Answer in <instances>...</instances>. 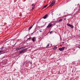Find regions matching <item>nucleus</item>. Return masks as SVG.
<instances>
[{
    "label": "nucleus",
    "mask_w": 80,
    "mask_h": 80,
    "mask_svg": "<svg viewBox=\"0 0 80 80\" xmlns=\"http://www.w3.org/2000/svg\"><path fill=\"white\" fill-rule=\"evenodd\" d=\"M57 49V47H55L53 48V50H56V49Z\"/></svg>",
    "instance_id": "nucleus-12"
},
{
    "label": "nucleus",
    "mask_w": 80,
    "mask_h": 80,
    "mask_svg": "<svg viewBox=\"0 0 80 80\" xmlns=\"http://www.w3.org/2000/svg\"><path fill=\"white\" fill-rule=\"evenodd\" d=\"M34 7H33V8H32V10H33L34 9Z\"/></svg>",
    "instance_id": "nucleus-24"
},
{
    "label": "nucleus",
    "mask_w": 80,
    "mask_h": 80,
    "mask_svg": "<svg viewBox=\"0 0 80 80\" xmlns=\"http://www.w3.org/2000/svg\"><path fill=\"white\" fill-rule=\"evenodd\" d=\"M32 39V37H29L27 40H29V41H30V40Z\"/></svg>",
    "instance_id": "nucleus-13"
},
{
    "label": "nucleus",
    "mask_w": 80,
    "mask_h": 80,
    "mask_svg": "<svg viewBox=\"0 0 80 80\" xmlns=\"http://www.w3.org/2000/svg\"><path fill=\"white\" fill-rule=\"evenodd\" d=\"M3 48H4V47H2L0 48V49H1V50H3Z\"/></svg>",
    "instance_id": "nucleus-18"
},
{
    "label": "nucleus",
    "mask_w": 80,
    "mask_h": 80,
    "mask_svg": "<svg viewBox=\"0 0 80 80\" xmlns=\"http://www.w3.org/2000/svg\"><path fill=\"white\" fill-rule=\"evenodd\" d=\"M32 26H30L28 29V30L29 32H30V30L32 28Z\"/></svg>",
    "instance_id": "nucleus-7"
},
{
    "label": "nucleus",
    "mask_w": 80,
    "mask_h": 80,
    "mask_svg": "<svg viewBox=\"0 0 80 80\" xmlns=\"http://www.w3.org/2000/svg\"><path fill=\"white\" fill-rule=\"evenodd\" d=\"M21 49H23V48H25V47H20Z\"/></svg>",
    "instance_id": "nucleus-19"
},
{
    "label": "nucleus",
    "mask_w": 80,
    "mask_h": 80,
    "mask_svg": "<svg viewBox=\"0 0 80 80\" xmlns=\"http://www.w3.org/2000/svg\"><path fill=\"white\" fill-rule=\"evenodd\" d=\"M31 6L33 7H35V4L33 3L32 4Z\"/></svg>",
    "instance_id": "nucleus-11"
},
{
    "label": "nucleus",
    "mask_w": 80,
    "mask_h": 80,
    "mask_svg": "<svg viewBox=\"0 0 80 80\" xmlns=\"http://www.w3.org/2000/svg\"><path fill=\"white\" fill-rule=\"evenodd\" d=\"M39 32H42V31H40Z\"/></svg>",
    "instance_id": "nucleus-31"
},
{
    "label": "nucleus",
    "mask_w": 80,
    "mask_h": 80,
    "mask_svg": "<svg viewBox=\"0 0 80 80\" xmlns=\"http://www.w3.org/2000/svg\"><path fill=\"white\" fill-rule=\"evenodd\" d=\"M62 20H63V19L62 18H61L59 20V22H62Z\"/></svg>",
    "instance_id": "nucleus-14"
},
{
    "label": "nucleus",
    "mask_w": 80,
    "mask_h": 80,
    "mask_svg": "<svg viewBox=\"0 0 80 80\" xmlns=\"http://www.w3.org/2000/svg\"><path fill=\"white\" fill-rule=\"evenodd\" d=\"M53 25H55V23H54Z\"/></svg>",
    "instance_id": "nucleus-30"
},
{
    "label": "nucleus",
    "mask_w": 80,
    "mask_h": 80,
    "mask_svg": "<svg viewBox=\"0 0 80 80\" xmlns=\"http://www.w3.org/2000/svg\"><path fill=\"white\" fill-rule=\"evenodd\" d=\"M64 19L65 20H66V18H64Z\"/></svg>",
    "instance_id": "nucleus-25"
},
{
    "label": "nucleus",
    "mask_w": 80,
    "mask_h": 80,
    "mask_svg": "<svg viewBox=\"0 0 80 80\" xmlns=\"http://www.w3.org/2000/svg\"><path fill=\"white\" fill-rule=\"evenodd\" d=\"M65 47L60 48H59L58 50L60 51H63V50H65Z\"/></svg>",
    "instance_id": "nucleus-3"
},
{
    "label": "nucleus",
    "mask_w": 80,
    "mask_h": 80,
    "mask_svg": "<svg viewBox=\"0 0 80 80\" xmlns=\"http://www.w3.org/2000/svg\"><path fill=\"white\" fill-rule=\"evenodd\" d=\"M28 64H30V65H32V62L28 61Z\"/></svg>",
    "instance_id": "nucleus-10"
},
{
    "label": "nucleus",
    "mask_w": 80,
    "mask_h": 80,
    "mask_svg": "<svg viewBox=\"0 0 80 80\" xmlns=\"http://www.w3.org/2000/svg\"><path fill=\"white\" fill-rule=\"evenodd\" d=\"M24 51H25V49H22V51L19 52V53H21L24 52Z\"/></svg>",
    "instance_id": "nucleus-9"
},
{
    "label": "nucleus",
    "mask_w": 80,
    "mask_h": 80,
    "mask_svg": "<svg viewBox=\"0 0 80 80\" xmlns=\"http://www.w3.org/2000/svg\"><path fill=\"white\" fill-rule=\"evenodd\" d=\"M18 50H20V49H21V48H18Z\"/></svg>",
    "instance_id": "nucleus-22"
},
{
    "label": "nucleus",
    "mask_w": 80,
    "mask_h": 80,
    "mask_svg": "<svg viewBox=\"0 0 80 80\" xmlns=\"http://www.w3.org/2000/svg\"><path fill=\"white\" fill-rule=\"evenodd\" d=\"M5 51L4 50H0V55L1 54H3V53H5Z\"/></svg>",
    "instance_id": "nucleus-4"
},
{
    "label": "nucleus",
    "mask_w": 80,
    "mask_h": 80,
    "mask_svg": "<svg viewBox=\"0 0 80 80\" xmlns=\"http://www.w3.org/2000/svg\"><path fill=\"white\" fill-rule=\"evenodd\" d=\"M53 32V31H51L50 32V33H52Z\"/></svg>",
    "instance_id": "nucleus-23"
},
{
    "label": "nucleus",
    "mask_w": 80,
    "mask_h": 80,
    "mask_svg": "<svg viewBox=\"0 0 80 80\" xmlns=\"http://www.w3.org/2000/svg\"><path fill=\"white\" fill-rule=\"evenodd\" d=\"M49 44H48V45L46 46V47H49Z\"/></svg>",
    "instance_id": "nucleus-21"
},
{
    "label": "nucleus",
    "mask_w": 80,
    "mask_h": 80,
    "mask_svg": "<svg viewBox=\"0 0 80 80\" xmlns=\"http://www.w3.org/2000/svg\"><path fill=\"white\" fill-rule=\"evenodd\" d=\"M58 60H60V59H59V60H58Z\"/></svg>",
    "instance_id": "nucleus-28"
},
{
    "label": "nucleus",
    "mask_w": 80,
    "mask_h": 80,
    "mask_svg": "<svg viewBox=\"0 0 80 80\" xmlns=\"http://www.w3.org/2000/svg\"><path fill=\"white\" fill-rule=\"evenodd\" d=\"M20 16H22V14L21 15H20Z\"/></svg>",
    "instance_id": "nucleus-32"
},
{
    "label": "nucleus",
    "mask_w": 80,
    "mask_h": 80,
    "mask_svg": "<svg viewBox=\"0 0 80 80\" xmlns=\"http://www.w3.org/2000/svg\"><path fill=\"white\" fill-rule=\"evenodd\" d=\"M44 8H42V10H43V9Z\"/></svg>",
    "instance_id": "nucleus-33"
},
{
    "label": "nucleus",
    "mask_w": 80,
    "mask_h": 80,
    "mask_svg": "<svg viewBox=\"0 0 80 80\" xmlns=\"http://www.w3.org/2000/svg\"><path fill=\"white\" fill-rule=\"evenodd\" d=\"M16 51H18V48H16Z\"/></svg>",
    "instance_id": "nucleus-17"
},
{
    "label": "nucleus",
    "mask_w": 80,
    "mask_h": 80,
    "mask_svg": "<svg viewBox=\"0 0 80 80\" xmlns=\"http://www.w3.org/2000/svg\"><path fill=\"white\" fill-rule=\"evenodd\" d=\"M72 72L73 73V71H72Z\"/></svg>",
    "instance_id": "nucleus-29"
},
{
    "label": "nucleus",
    "mask_w": 80,
    "mask_h": 80,
    "mask_svg": "<svg viewBox=\"0 0 80 80\" xmlns=\"http://www.w3.org/2000/svg\"><path fill=\"white\" fill-rule=\"evenodd\" d=\"M47 6H48V4H46V5H45L44 7V8H46V7H47Z\"/></svg>",
    "instance_id": "nucleus-15"
},
{
    "label": "nucleus",
    "mask_w": 80,
    "mask_h": 80,
    "mask_svg": "<svg viewBox=\"0 0 80 80\" xmlns=\"http://www.w3.org/2000/svg\"><path fill=\"white\" fill-rule=\"evenodd\" d=\"M67 25L69 27H70V28H74V27L72 25L68 23H67Z\"/></svg>",
    "instance_id": "nucleus-2"
},
{
    "label": "nucleus",
    "mask_w": 80,
    "mask_h": 80,
    "mask_svg": "<svg viewBox=\"0 0 80 80\" xmlns=\"http://www.w3.org/2000/svg\"><path fill=\"white\" fill-rule=\"evenodd\" d=\"M28 63V61H26L24 62V64H27Z\"/></svg>",
    "instance_id": "nucleus-16"
},
{
    "label": "nucleus",
    "mask_w": 80,
    "mask_h": 80,
    "mask_svg": "<svg viewBox=\"0 0 80 80\" xmlns=\"http://www.w3.org/2000/svg\"><path fill=\"white\" fill-rule=\"evenodd\" d=\"M56 2V1H52L51 4L48 7H52L54 5L55 3Z\"/></svg>",
    "instance_id": "nucleus-1"
},
{
    "label": "nucleus",
    "mask_w": 80,
    "mask_h": 80,
    "mask_svg": "<svg viewBox=\"0 0 80 80\" xmlns=\"http://www.w3.org/2000/svg\"><path fill=\"white\" fill-rule=\"evenodd\" d=\"M72 17L73 16L72 15H71Z\"/></svg>",
    "instance_id": "nucleus-35"
},
{
    "label": "nucleus",
    "mask_w": 80,
    "mask_h": 80,
    "mask_svg": "<svg viewBox=\"0 0 80 80\" xmlns=\"http://www.w3.org/2000/svg\"><path fill=\"white\" fill-rule=\"evenodd\" d=\"M52 26V24H48V26H47V28H50Z\"/></svg>",
    "instance_id": "nucleus-5"
},
{
    "label": "nucleus",
    "mask_w": 80,
    "mask_h": 80,
    "mask_svg": "<svg viewBox=\"0 0 80 80\" xmlns=\"http://www.w3.org/2000/svg\"><path fill=\"white\" fill-rule=\"evenodd\" d=\"M36 39V37H33L32 38V42H35V40Z\"/></svg>",
    "instance_id": "nucleus-6"
},
{
    "label": "nucleus",
    "mask_w": 80,
    "mask_h": 80,
    "mask_svg": "<svg viewBox=\"0 0 80 80\" xmlns=\"http://www.w3.org/2000/svg\"><path fill=\"white\" fill-rule=\"evenodd\" d=\"M79 61L80 62V60H79Z\"/></svg>",
    "instance_id": "nucleus-36"
},
{
    "label": "nucleus",
    "mask_w": 80,
    "mask_h": 80,
    "mask_svg": "<svg viewBox=\"0 0 80 80\" xmlns=\"http://www.w3.org/2000/svg\"><path fill=\"white\" fill-rule=\"evenodd\" d=\"M7 60V61H8V59H7V60Z\"/></svg>",
    "instance_id": "nucleus-34"
},
{
    "label": "nucleus",
    "mask_w": 80,
    "mask_h": 80,
    "mask_svg": "<svg viewBox=\"0 0 80 80\" xmlns=\"http://www.w3.org/2000/svg\"><path fill=\"white\" fill-rule=\"evenodd\" d=\"M48 16V15L47 14H46L43 17V18L44 19H45L47 18V17Z\"/></svg>",
    "instance_id": "nucleus-8"
},
{
    "label": "nucleus",
    "mask_w": 80,
    "mask_h": 80,
    "mask_svg": "<svg viewBox=\"0 0 80 80\" xmlns=\"http://www.w3.org/2000/svg\"><path fill=\"white\" fill-rule=\"evenodd\" d=\"M34 32H35V31H34L32 33H31V36L32 35H33V33H34Z\"/></svg>",
    "instance_id": "nucleus-20"
},
{
    "label": "nucleus",
    "mask_w": 80,
    "mask_h": 80,
    "mask_svg": "<svg viewBox=\"0 0 80 80\" xmlns=\"http://www.w3.org/2000/svg\"><path fill=\"white\" fill-rule=\"evenodd\" d=\"M78 48H79L80 49V47H78Z\"/></svg>",
    "instance_id": "nucleus-27"
},
{
    "label": "nucleus",
    "mask_w": 80,
    "mask_h": 80,
    "mask_svg": "<svg viewBox=\"0 0 80 80\" xmlns=\"http://www.w3.org/2000/svg\"><path fill=\"white\" fill-rule=\"evenodd\" d=\"M62 43H63V44H64V43H65V42H62Z\"/></svg>",
    "instance_id": "nucleus-26"
}]
</instances>
